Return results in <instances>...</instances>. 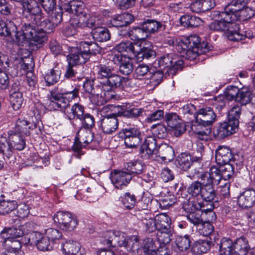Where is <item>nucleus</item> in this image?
Masks as SVG:
<instances>
[{
  "mask_svg": "<svg viewBox=\"0 0 255 255\" xmlns=\"http://www.w3.org/2000/svg\"><path fill=\"white\" fill-rule=\"evenodd\" d=\"M33 125L24 118H18L16 121L14 130L17 133L29 135L30 129L33 128ZM35 127V126H34Z\"/></svg>",
  "mask_w": 255,
  "mask_h": 255,
  "instance_id": "obj_32",
  "label": "nucleus"
},
{
  "mask_svg": "<svg viewBox=\"0 0 255 255\" xmlns=\"http://www.w3.org/2000/svg\"><path fill=\"white\" fill-rule=\"evenodd\" d=\"M151 214H147L144 211L139 214V217L141 219L142 224L146 232H153L157 230L156 224V217L153 218L150 217Z\"/></svg>",
  "mask_w": 255,
  "mask_h": 255,
  "instance_id": "obj_31",
  "label": "nucleus"
},
{
  "mask_svg": "<svg viewBox=\"0 0 255 255\" xmlns=\"http://www.w3.org/2000/svg\"><path fill=\"white\" fill-rule=\"evenodd\" d=\"M233 156L230 149L226 146H219L216 151L215 159L217 164L221 165L230 163Z\"/></svg>",
  "mask_w": 255,
  "mask_h": 255,
  "instance_id": "obj_19",
  "label": "nucleus"
},
{
  "mask_svg": "<svg viewBox=\"0 0 255 255\" xmlns=\"http://www.w3.org/2000/svg\"><path fill=\"white\" fill-rule=\"evenodd\" d=\"M17 206V203L15 201H5L2 200L0 201V215H5L9 214L14 210Z\"/></svg>",
  "mask_w": 255,
  "mask_h": 255,
  "instance_id": "obj_48",
  "label": "nucleus"
},
{
  "mask_svg": "<svg viewBox=\"0 0 255 255\" xmlns=\"http://www.w3.org/2000/svg\"><path fill=\"white\" fill-rule=\"evenodd\" d=\"M184 62L182 58L170 53L161 56L157 61L158 67L163 71L166 70V74L173 76L177 71L181 70Z\"/></svg>",
  "mask_w": 255,
  "mask_h": 255,
  "instance_id": "obj_3",
  "label": "nucleus"
},
{
  "mask_svg": "<svg viewBox=\"0 0 255 255\" xmlns=\"http://www.w3.org/2000/svg\"><path fill=\"white\" fill-rule=\"evenodd\" d=\"M61 74V67L57 64L45 76V80L47 85H54L57 83L60 79Z\"/></svg>",
  "mask_w": 255,
  "mask_h": 255,
  "instance_id": "obj_37",
  "label": "nucleus"
},
{
  "mask_svg": "<svg viewBox=\"0 0 255 255\" xmlns=\"http://www.w3.org/2000/svg\"><path fill=\"white\" fill-rule=\"evenodd\" d=\"M166 121L169 127L175 129L174 133L176 136L183 133L186 130L184 124L181 123L179 116L175 113L166 115Z\"/></svg>",
  "mask_w": 255,
  "mask_h": 255,
  "instance_id": "obj_18",
  "label": "nucleus"
},
{
  "mask_svg": "<svg viewBox=\"0 0 255 255\" xmlns=\"http://www.w3.org/2000/svg\"><path fill=\"white\" fill-rule=\"evenodd\" d=\"M9 139L10 145L12 146V150L15 149L21 150L25 147V142L19 133H14L11 135Z\"/></svg>",
  "mask_w": 255,
  "mask_h": 255,
  "instance_id": "obj_46",
  "label": "nucleus"
},
{
  "mask_svg": "<svg viewBox=\"0 0 255 255\" xmlns=\"http://www.w3.org/2000/svg\"><path fill=\"white\" fill-rule=\"evenodd\" d=\"M155 217L157 230L171 228V220L166 214L161 213Z\"/></svg>",
  "mask_w": 255,
  "mask_h": 255,
  "instance_id": "obj_45",
  "label": "nucleus"
},
{
  "mask_svg": "<svg viewBox=\"0 0 255 255\" xmlns=\"http://www.w3.org/2000/svg\"><path fill=\"white\" fill-rule=\"evenodd\" d=\"M127 170V173H129L131 176L141 174L143 171L142 164L138 161H132L127 163L125 166Z\"/></svg>",
  "mask_w": 255,
  "mask_h": 255,
  "instance_id": "obj_49",
  "label": "nucleus"
},
{
  "mask_svg": "<svg viewBox=\"0 0 255 255\" xmlns=\"http://www.w3.org/2000/svg\"><path fill=\"white\" fill-rule=\"evenodd\" d=\"M6 36H10L11 40L15 43V40H17L18 36L19 31L17 30V27L15 24L10 20L7 19L6 21Z\"/></svg>",
  "mask_w": 255,
  "mask_h": 255,
  "instance_id": "obj_51",
  "label": "nucleus"
},
{
  "mask_svg": "<svg viewBox=\"0 0 255 255\" xmlns=\"http://www.w3.org/2000/svg\"><path fill=\"white\" fill-rule=\"evenodd\" d=\"M0 153H2L7 158L12 155V146L10 145V141L7 140L6 137H0Z\"/></svg>",
  "mask_w": 255,
  "mask_h": 255,
  "instance_id": "obj_55",
  "label": "nucleus"
},
{
  "mask_svg": "<svg viewBox=\"0 0 255 255\" xmlns=\"http://www.w3.org/2000/svg\"><path fill=\"white\" fill-rule=\"evenodd\" d=\"M228 39L233 41H238L244 39L246 37L252 38L253 34L251 31H246L245 34L241 32L240 28L238 30H235L234 33L228 34Z\"/></svg>",
  "mask_w": 255,
  "mask_h": 255,
  "instance_id": "obj_59",
  "label": "nucleus"
},
{
  "mask_svg": "<svg viewBox=\"0 0 255 255\" xmlns=\"http://www.w3.org/2000/svg\"><path fill=\"white\" fill-rule=\"evenodd\" d=\"M101 87L102 86L100 84L96 86L94 92L91 94L90 97L91 101L97 106L104 105L114 97V94L113 93L103 91Z\"/></svg>",
  "mask_w": 255,
  "mask_h": 255,
  "instance_id": "obj_13",
  "label": "nucleus"
},
{
  "mask_svg": "<svg viewBox=\"0 0 255 255\" xmlns=\"http://www.w3.org/2000/svg\"><path fill=\"white\" fill-rule=\"evenodd\" d=\"M68 63L70 65L76 66L83 64L89 59L88 55L82 50V47L79 44L77 47L73 48L67 56Z\"/></svg>",
  "mask_w": 255,
  "mask_h": 255,
  "instance_id": "obj_10",
  "label": "nucleus"
},
{
  "mask_svg": "<svg viewBox=\"0 0 255 255\" xmlns=\"http://www.w3.org/2000/svg\"><path fill=\"white\" fill-rule=\"evenodd\" d=\"M79 45L80 47H82V50L84 51V53H86L88 55L89 58L91 54H96L101 50L100 47L95 42L81 41L79 43Z\"/></svg>",
  "mask_w": 255,
  "mask_h": 255,
  "instance_id": "obj_41",
  "label": "nucleus"
},
{
  "mask_svg": "<svg viewBox=\"0 0 255 255\" xmlns=\"http://www.w3.org/2000/svg\"><path fill=\"white\" fill-rule=\"evenodd\" d=\"M172 234L171 228L157 230L156 238L157 242L160 244V247L166 248V245L169 244L171 240Z\"/></svg>",
  "mask_w": 255,
  "mask_h": 255,
  "instance_id": "obj_36",
  "label": "nucleus"
},
{
  "mask_svg": "<svg viewBox=\"0 0 255 255\" xmlns=\"http://www.w3.org/2000/svg\"><path fill=\"white\" fill-rule=\"evenodd\" d=\"M28 243L31 245L35 244L37 249L42 251H49L52 248L50 241L38 232H34L30 234Z\"/></svg>",
  "mask_w": 255,
  "mask_h": 255,
  "instance_id": "obj_11",
  "label": "nucleus"
},
{
  "mask_svg": "<svg viewBox=\"0 0 255 255\" xmlns=\"http://www.w3.org/2000/svg\"><path fill=\"white\" fill-rule=\"evenodd\" d=\"M251 95L250 91L247 89H239L237 101L240 102L242 105H245L250 102L251 100Z\"/></svg>",
  "mask_w": 255,
  "mask_h": 255,
  "instance_id": "obj_61",
  "label": "nucleus"
},
{
  "mask_svg": "<svg viewBox=\"0 0 255 255\" xmlns=\"http://www.w3.org/2000/svg\"><path fill=\"white\" fill-rule=\"evenodd\" d=\"M53 219L62 230L68 232L74 230L78 224L77 217L68 211L57 212L53 216Z\"/></svg>",
  "mask_w": 255,
  "mask_h": 255,
  "instance_id": "obj_4",
  "label": "nucleus"
},
{
  "mask_svg": "<svg viewBox=\"0 0 255 255\" xmlns=\"http://www.w3.org/2000/svg\"><path fill=\"white\" fill-rule=\"evenodd\" d=\"M119 65L120 72L124 75L130 74L133 69L132 60L128 57L126 56Z\"/></svg>",
  "mask_w": 255,
  "mask_h": 255,
  "instance_id": "obj_50",
  "label": "nucleus"
},
{
  "mask_svg": "<svg viewBox=\"0 0 255 255\" xmlns=\"http://www.w3.org/2000/svg\"><path fill=\"white\" fill-rule=\"evenodd\" d=\"M93 38L99 42L107 41L110 39L111 34L109 30L103 27H96L92 31Z\"/></svg>",
  "mask_w": 255,
  "mask_h": 255,
  "instance_id": "obj_34",
  "label": "nucleus"
},
{
  "mask_svg": "<svg viewBox=\"0 0 255 255\" xmlns=\"http://www.w3.org/2000/svg\"><path fill=\"white\" fill-rule=\"evenodd\" d=\"M239 89L235 86H229L225 89L223 95L225 99L229 101L235 100L237 101Z\"/></svg>",
  "mask_w": 255,
  "mask_h": 255,
  "instance_id": "obj_58",
  "label": "nucleus"
},
{
  "mask_svg": "<svg viewBox=\"0 0 255 255\" xmlns=\"http://www.w3.org/2000/svg\"><path fill=\"white\" fill-rule=\"evenodd\" d=\"M255 202V191L253 189L245 190L238 198V203L243 208L251 207Z\"/></svg>",
  "mask_w": 255,
  "mask_h": 255,
  "instance_id": "obj_20",
  "label": "nucleus"
},
{
  "mask_svg": "<svg viewBox=\"0 0 255 255\" xmlns=\"http://www.w3.org/2000/svg\"><path fill=\"white\" fill-rule=\"evenodd\" d=\"M9 101L14 110H18L21 107L23 102V94L19 91L16 84H12L9 91Z\"/></svg>",
  "mask_w": 255,
  "mask_h": 255,
  "instance_id": "obj_17",
  "label": "nucleus"
},
{
  "mask_svg": "<svg viewBox=\"0 0 255 255\" xmlns=\"http://www.w3.org/2000/svg\"><path fill=\"white\" fill-rule=\"evenodd\" d=\"M35 23L39 28V30L44 32L45 34L53 32L56 25L44 15H38L35 19Z\"/></svg>",
  "mask_w": 255,
  "mask_h": 255,
  "instance_id": "obj_26",
  "label": "nucleus"
},
{
  "mask_svg": "<svg viewBox=\"0 0 255 255\" xmlns=\"http://www.w3.org/2000/svg\"><path fill=\"white\" fill-rule=\"evenodd\" d=\"M84 114V108L79 104H75L66 111V116L70 120L80 119Z\"/></svg>",
  "mask_w": 255,
  "mask_h": 255,
  "instance_id": "obj_39",
  "label": "nucleus"
},
{
  "mask_svg": "<svg viewBox=\"0 0 255 255\" xmlns=\"http://www.w3.org/2000/svg\"><path fill=\"white\" fill-rule=\"evenodd\" d=\"M250 246L248 239L244 236L237 238L234 243L230 239L223 238L220 245L222 255H249Z\"/></svg>",
  "mask_w": 255,
  "mask_h": 255,
  "instance_id": "obj_1",
  "label": "nucleus"
},
{
  "mask_svg": "<svg viewBox=\"0 0 255 255\" xmlns=\"http://www.w3.org/2000/svg\"><path fill=\"white\" fill-rule=\"evenodd\" d=\"M39 4L41 3H38L37 2H29L28 0L26 1H23L22 2V6L24 10H27V12L30 13L31 14L34 15V21L38 15L43 16V14L41 13V9Z\"/></svg>",
  "mask_w": 255,
  "mask_h": 255,
  "instance_id": "obj_35",
  "label": "nucleus"
},
{
  "mask_svg": "<svg viewBox=\"0 0 255 255\" xmlns=\"http://www.w3.org/2000/svg\"><path fill=\"white\" fill-rule=\"evenodd\" d=\"M159 249L156 247L155 243L152 238H148L143 241V247L140 250L143 251L141 255H154L156 251Z\"/></svg>",
  "mask_w": 255,
  "mask_h": 255,
  "instance_id": "obj_44",
  "label": "nucleus"
},
{
  "mask_svg": "<svg viewBox=\"0 0 255 255\" xmlns=\"http://www.w3.org/2000/svg\"><path fill=\"white\" fill-rule=\"evenodd\" d=\"M204 187L200 197L205 201L212 202L216 196V192L212 184L203 182Z\"/></svg>",
  "mask_w": 255,
  "mask_h": 255,
  "instance_id": "obj_43",
  "label": "nucleus"
},
{
  "mask_svg": "<svg viewBox=\"0 0 255 255\" xmlns=\"http://www.w3.org/2000/svg\"><path fill=\"white\" fill-rule=\"evenodd\" d=\"M49 106L54 110H60L65 115L66 111L69 109L70 103L61 93H57L55 91H51L48 96Z\"/></svg>",
  "mask_w": 255,
  "mask_h": 255,
  "instance_id": "obj_8",
  "label": "nucleus"
},
{
  "mask_svg": "<svg viewBox=\"0 0 255 255\" xmlns=\"http://www.w3.org/2000/svg\"><path fill=\"white\" fill-rule=\"evenodd\" d=\"M157 144V141L154 137L148 136L145 138L144 143L141 146L140 150L143 153L145 152L149 155L155 154L158 149Z\"/></svg>",
  "mask_w": 255,
  "mask_h": 255,
  "instance_id": "obj_29",
  "label": "nucleus"
},
{
  "mask_svg": "<svg viewBox=\"0 0 255 255\" xmlns=\"http://www.w3.org/2000/svg\"><path fill=\"white\" fill-rule=\"evenodd\" d=\"M62 252L65 255H78L80 250V245L73 240L66 241L62 244Z\"/></svg>",
  "mask_w": 255,
  "mask_h": 255,
  "instance_id": "obj_30",
  "label": "nucleus"
},
{
  "mask_svg": "<svg viewBox=\"0 0 255 255\" xmlns=\"http://www.w3.org/2000/svg\"><path fill=\"white\" fill-rule=\"evenodd\" d=\"M116 50L120 53L127 52V53L135 52V47L132 42L129 41L122 42L115 46Z\"/></svg>",
  "mask_w": 255,
  "mask_h": 255,
  "instance_id": "obj_60",
  "label": "nucleus"
},
{
  "mask_svg": "<svg viewBox=\"0 0 255 255\" xmlns=\"http://www.w3.org/2000/svg\"><path fill=\"white\" fill-rule=\"evenodd\" d=\"M132 179L129 173L122 170H115L111 173V179L114 186L117 189L126 187Z\"/></svg>",
  "mask_w": 255,
  "mask_h": 255,
  "instance_id": "obj_9",
  "label": "nucleus"
},
{
  "mask_svg": "<svg viewBox=\"0 0 255 255\" xmlns=\"http://www.w3.org/2000/svg\"><path fill=\"white\" fill-rule=\"evenodd\" d=\"M174 154V150L172 147L166 143L159 145L157 153H155V155L165 162L171 161L173 159Z\"/></svg>",
  "mask_w": 255,
  "mask_h": 255,
  "instance_id": "obj_28",
  "label": "nucleus"
},
{
  "mask_svg": "<svg viewBox=\"0 0 255 255\" xmlns=\"http://www.w3.org/2000/svg\"><path fill=\"white\" fill-rule=\"evenodd\" d=\"M22 234L20 230L13 227L5 228L0 233L1 237L4 240L3 244H5L7 241L19 238Z\"/></svg>",
  "mask_w": 255,
  "mask_h": 255,
  "instance_id": "obj_38",
  "label": "nucleus"
},
{
  "mask_svg": "<svg viewBox=\"0 0 255 255\" xmlns=\"http://www.w3.org/2000/svg\"><path fill=\"white\" fill-rule=\"evenodd\" d=\"M221 178L220 168L216 166H212L208 172H205L201 175V179L203 182L217 185L219 183Z\"/></svg>",
  "mask_w": 255,
  "mask_h": 255,
  "instance_id": "obj_16",
  "label": "nucleus"
},
{
  "mask_svg": "<svg viewBox=\"0 0 255 255\" xmlns=\"http://www.w3.org/2000/svg\"><path fill=\"white\" fill-rule=\"evenodd\" d=\"M246 6V0H232L226 7L225 10L230 13H236Z\"/></svg>",
  "mask_w": 255,
  "mask_h": 255,
  "instance_id": "obj_57",
  "label": "nucleus"
},
{
  "mask_svg": "<svg viewBox=\"0 0 255 255\" xmlns=\"http://www.w3.org/2000/svg\"><path fill=\"white\" fill-rule=\"evenodd\" d=\"M35 23L39 28V30L44 32L45 34L53 32L56 25L44 15H38L35 19Z\"/></svg>",
  "mask_w": 255,
  "mask_h": 255,
  "instance_id": "obj_24",
  "label": "nucleus"
},
{
  "mask_svg": "<svg viewBox=\"0 0 255 255\" xmlns=\"http://www.w3.org/2000/svg\"><path fill=\"white\" fill-rule=\"evenodd\" d=\"M60 93L70 103L72 100L78 97L79 89L75 87L68 85L66 89H61Z\"/></svg>",
  "mask_w": 255,
  "mask_h": 255,
  "instance_id": "obj_53",
  "label": "nucleus"
},
{
  "mask_svg": "<svg viewBox=\"0 0 255 255\" xmlns=\"http://www.w3.org/2000/svg\"><path fill=\"white\" fill-rule=\"evenodd\" d=\"M200 38L197 35H191L183 37L176 46L177 50L183 49L187 47H199Z\"/></svg>",
  "mask_w": 255,
  "mask_h": 255,
  "instance_id": "obj_27",
  "label": "nucleus"
},
{
  "mask_svg": "<svg viewBox=\"0 0 255 255\" xmlns=\"http://www.w3.org/2000/svg\"><path fill=\"white\" fill-rule=\"evenodd\" d=\"M242 108L240 106H236L232 108L228 114V121H232L233 125L239 127V118L241 114Z\"/></svg>",
  "mask_w": 255,
  "mask_h": 255,
  "instance_id": "obj_52",
  "label": "nucleus"
},
{
  "mask_svg": "<svg viewBox=\"0 0 255 255\" xmlns=\"http://www.w3.org/2000/svg\"><path fill=\"white\" fill-rule=\"evenodd\" d=\"M198 47H187L186 48L177 50L180 53V56L192 60L199 55Z\"/></svg>",
  "mask_w": 255,
  "mask_h": 255,
  "instance_id": "obj_47",
  "label": "nucleus"
},
{
  "mask_svg": "<svg viewBox=\"0 0 255 255\" xmlns=\"http://www.w3.org/2000/svg\"><path fill=\"white\" fill-rule=\"evenodd\" d=\"M143 29L147 34L157 32L162 27L160 22L152 19H147L142 22Z\"/></svg>",
  "mask_w": 255,
  "mask_h": 255,
  "instance_id": "obj_40",
  "label": "nucleus"
},
{
  "mask_svg": "<svg viewBox=\"0 0 255 255\" xmlns=\"http://www.w3.org/2000/svg\"><path fill=\"white\" fill-rule=\"evenodd\" d=\"M220 170L222 178L225 180L230 179L234 173V168L230 163L221 165Z\"/></svg>",
  "mask_w": 255,
  "mask_h": 255,
  "instance_id": "obj_62",
  "label": "nucleus"
},
{
  "mask_svg": "<svg viewBox=\"0 0 255 255\" xmlns=\"http://www.w3.org/2000/svg\"><path fill=\"white\" fill-rule=\"evenodd\" d=\"M216 115L212 109L207 107L200 109L196 117V122L204 126L211 125L215 121Z\"/></svg>",
  "mask_w": 255,
  "mask_h": 255,
  "instance_id": "obj_15",
  "label": "nucleus"
},
{
  "mask_svg": "<svg viewBox=\"0 0 255 255\" xmlns=\"http://www.w3.org/2000/svg\"><path fill=\"white\" fill-rule=\"evenodd\" d=\"M35 27L30 23H24L22 25L21 31H19L18 36L15 43L20 46H23L29 42L33 38V35L35 33Z\"/></svg>",
  "mask_w": 255,
  "mask_h": 255,
  "instance_id": "obj_14",
  "label": "nucleus"
},
{
  "mask_svg": "<svg viewBox=\"0 0 255 255\" xmlns=\"http://www.w3.org/2000/svg\"><path fill=\"white\" fill-rule=\"evenodd\" d=\"M238 129V127L233 125L232 121L221 123L217 128L215 134L219 138H223L229 135L235 133Z\"/></svg>",
  "mask_w": 255,
  "mask_h": 255,
  "instance_id": "obj_21",
  "label": "nucleus"
},
{
  "mask_svg": "<svg viewBox=\"0 0 255 255\" xmlns=\"http://www.w3.org/2000/svg\"><path fill=\"white\" fill-rule=\"evenodd\" d=\"M193 161V158L190 154L182 153L176 159V165L181 169L186 171L191 167Z\"/></svg>",
  "mask_w": 255,
  "mask_h": 255,
  "instance_id": "obj_42",
  "label": "nucleus"
},
{
  "mask_svg": "<svg viewBox=\"0 0 255 255\" xmlns=\"http://www.w3.org/2000/svg\"><path fill=\"white\" fill-rule=\"evenodd\" d=\"M220 19L212 22L209 25L211 30L217 31H226L225 36L228 38V34H233L235 30L239 29V24L235 21L232 13L224 11L219 13Z\"/></svg>",
  "mask_w": 255,
  "mask_h": 255,
  "instance_id": "obj_2",
  "label": "nucleus"
},
{
  "mask_svg": "<svg viewBox=\"0 0 255 255\" xmlns=\"http://www.w3.org/2000/svg\"><path fill=\"white\" fill-rule=\"evenodd\" d=\"M103 91L113 93L114 90L117 88L125 89L130 86V80L127 77H123L118 75L112 74L109 78L105 81L100 82Z\"/></svg>",
  "mask_w": 255,
  "mask_h": 255,
  "instance_id": "obj_5",
  "label": "nucleus"
},
{
  "mask_svg": "<svg viewBox=\"0 0 255 255\" xmlns=\"http://www.w3.org/2000/svg\"><path fill=\"white\" fill-rule=\"evenodd\" d=\"M255 15V7L249 5L245 6L236 13H232L235 22L238 20H246L250 19Z\"/></svg>",
  "mask_w": 255,
  "mask_h": 255,
  "instance_id": "obj_23",
  "label": "nucleus"
},
{
  "mask_svg": "<svg viewBox=\"0 0 255 255\" xmlns=\"http://www.w3.org/2000/svg\"><path fill=\"white\" fill-rule=\"evenodd\" d=\"M194 248L198 254H204L210 250V244L207 241L200 240L194 243Z\"/></svg>",
  "mask_w": 255,
  "mask_h": 255,
  "instance_id": "obj_64",
  "label": "nucleus"
},
{
  "mask_svg": "<svg viewBox=\"0 0 255 255\" xmlns=\"http://www.w3.org/2000/svg\"><path fill=\"white\" fill-rule=\"evenodd\" d=\"M119 122L116 115L104 117L100 121V127L104 133L112 134L118 128Z\"/></svg>",
  "mask_w": 255,
  "mask_h": 255,
  "instance_id": "obj_12",
  "label": "nucleus"
},
{
  "mask_svg": "<svg viewBox=\"0 0 255 255\" xmlns=\"http://www.w3.org/2000/svg\"><path fill=\"white\" fill-rule=\"evenodd\" d=\"M204 185L199 181L193 182L188 188V192L193 197H199L201 196Z\"/></svg>",
  "mask_w": 255,
  "mask_h": 255,
  "instance_id": "obj_56",
  "label": "nucleus"
},
{
  "mask_svg": "<svg viewBox=\"0 0 255 255\" xmlns=\"http://www.w3.org/2000/svg\"><path fill=\"white\" fill-rule=\"evenodd\" d=\"M103 243L108 246L124 247L126 250L128 244V237H125L123 233L119 231H107L103 234Z\"/></svg>",
  "mask_w": 255,
  "mask_h": 255,
  "instance_id": "obj_6",
  "label": "nucleus"
},
{
  "mask_svg": "<svg viewBox=\"0 0 255 255\" xmlns=\"http://www.w3.org/2000/svg\"><path fill=\"white\" fill-rule=\"evenodd\" d=\"M35 23L39 28V30L44 32L45 34L53 32L56 25L44 15H38L35 19Z\"/></svg>",
  "mask_w": 255,
  "mask_h": 255,
  "instance_id": "obj_25",
  "label": "nucleus"
},
{
  "mask_svg": "<svg viewBox=\"0 0 255 255\" xmlns=\"http://www.w3.org/2000/svg\"><path fill=\"white\" fill-rule=\"evenodd\" d=\"M96 22V17L91 15L88 12L80 16H73L70 19L71 25L77 30L85 27L95 28L97 25Z\"/></svg>",
  "mask_w": 255,
  "mask_h": 255,
  "instance_id": "obj_7",
  "label": "nucleus"
},
{
  "mask_svg": "<svg viewBox=\"0 0 255 255\" xmlns=\"http://www.w3.org/2000/svg\"><path fill=\"white\" fill-rule=\"evenodd\" d=\"M45 234L47 238L52 242L60 240L62 237V233L59 230L52 228L45 230Z\"/></svg>",
  "mask_w": 255,
  "mask_h": 255,
  "instance_id": "obj_63",
  "label": "nucleus"
},
{
  "mask_svg": "<svg viewBox=\"0 0 255 255\" xmlns=\"http://www.w3.org/2000/svg\"><path fill=\"white\" fill-rule=\"evenodd\" d=\"M175 244L178 250L184 251L188 250L190 247L191 241L189 235L184 237L177 236L176 238Z\"/></svg>",
  "mask_w": 255,
  "mask_h": 255,
  "instance_id": "obj_54",
  "label": "nucleus"
},
{
  "mask_svg": "<svg viewBox=\"0 0 255 255\" xmlns=\"http://www.w3.org/2000/svg\"><path fill=\"white\" fill-rule=\"evenodd\" d=\"M64 9L69 12L73 13L74 14L73 16L79 17L88 12V9L85 8L84 3L77 0L71 1L68 4L64 5Z\"/></svg>",
  "mask_w": 255,
  "mask_h": 255,
  "instance_id": "obj_22",
  "label": "nucleus"
},
{
  "mask_svg": "<svg viewBox=\"0 0 255 255\" xmlns=\"http://www.w3.org/2000/svg\"><path fill=\"white\" fill-rule=\"evenodd\" d=\"M133 20L132 15L129 13H123L116 15L111 20L113 25L116 27H124L131 23Z\"/></svg>",
  "mask_w": 255,
  "mask_h": 255,
  "instance_id": "obj_33",
  "label": "nucleus"
}]
</instances>
